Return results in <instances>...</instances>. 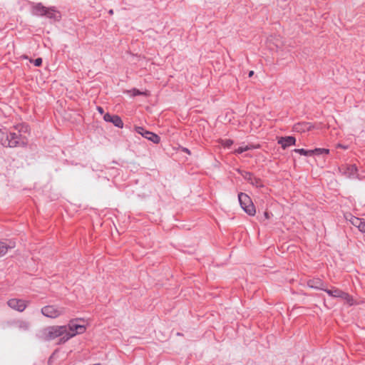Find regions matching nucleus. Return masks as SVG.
Wrapping results in <instances>:
<instances>
[{"mask_svg": "<svg viewBox=\"0 0 365 365\" xmlns=\"http://www.w3.org/2000/svg\"><path fill=\"white\" fill-rule=\"evenodd\" d=\"M83 321L82 319L76 318L71 319L67 325H64L66 328L65 336L61 339V343H66L70 339L78 334L86 332V327L84 324H78V322Z\"/></svg>", "mask_w": 365, "mask_h": 365, "instance_id": "obj_1", "label": "nucleus"}, {"mask_svg": "<svg viewBox=\"0 0 365 365\" xmlns=\"http://www.w3.org/2000/svg\"><path fill=\"white\" fill-rule=\"evenodd\" d=\"M66 333L65 326H51L44 329L42 331V339L46 341L53 340L59 338V343H61V339L64 338Z\"/></svg>", "mask_w": 365, "mask_h": 365, "instance_id": "obj_2", "label": "nucleus"}, {"mask_svg": "<svg viewBox=\"0 0 365 365\" xmlns=\"http://www.w3.org/2000/svg\"><path fill=\"white\" fill-rule=\"evenodd\" d=\"M66 308L58 304H48L41 309V313L46 318L55 319L65 314Z\"/></svg>", "mask_w": 365, "mask_h": 365, "instance_id": "obj_3", "label": "nucleus"}, {"mask_svg": "<svg viewBox=\"0 0 365 365\" xmlns=\"http://www.w3.org/2000/svg\"><path fill=\"white\" fill-rule=\"evenodd\" d=\"M239 202L241 207L250 215H255L256 213L255 207L251 198L245 193L240 192L238 195Z\"/></svg>", "mask_w": 365, "mask_h": 365, "instance_id": "obj_4", "label": "nucleus"}, {"mask_svg": "<svg viewBox=\"0 0 365 365\" xmlns=\"http://www.w3.org/2000/svg\"><path fill=\"white\" fill-rule=\"evenodd\" d=\"M6 304L11 309L22 312L26 309L29 302L22 299L11 298L7 301Z\"/></svg>", "mask_w": 365, "mask_h": 365, "instance_id": "obj_5", "label": "nucleus"}, {"mask_svg": "<svg viewBox=\"0 0 365 365\" xmlns=\"http://www.w3.org/2000/svg\"><path fill=\"white\" fill-rule=\"evenodd\" d=\"M135 130H136V132L140 134L143 137H144L146 139L152 141L154 143L158 144L160 141V137L158 135H156V134H155V133H153L152 132L145 130L142 127H136L135 128Z\"/></svg>", "mask_w": 365, "mask_h": 365, "instance_id": "obj_6", "label": "nucleus"}, {"mask_svg": "<svg viewBox=\"0 0 365 365\" xmlns=\"http://www.w3.org/2000/svg\"><path fill=\"white\" fill-rule=\"evenodd\" d=\"M267 46L270 50L278 51L282 49L283 43L281 39L278 37L270 36L268 38Z\"/></svg>", "mask_w": 365, "mask_h": 365, "instance_id": "obj_7", "label": "nucleus"}, {"mask_svg": "<svg viewBox=\"0 0 365 365\" xmlns=\"http://www.w3.org/2000/svg\"><path fill=\"white\" fill-rule=\"evenodd\" d=\"M104 120L106 122L112 123L115 126L122 128L123 127V123L121 118L117 115H110L106 113L103 116Z\"/></svg>", "mask_w": 365, "mask_h": 365, "instance_id": "obj_8", "label": "nucleus"}, {"mask_svg": "<svg viewBox=\"0 0 365 365\" xmlns=\"http://www.w3.org/2000/svg\"><path fill=\"white\" fill-rule=\"evenodd\" d=\"M346 219L356 227H357L359 231L363 233H365V220L363 219L349 215V218L346 217Z\"/></svg>", "mask_w": 365, "mask_h": 365, "instance_id": "obj_9", "label": "nucleus"}, {"mask_svg": "<svg viewBox=\"0 0 365 365\" xmlns=\"http://www.w3.org/2000/svg\"><path fill=\"white\" fill-rule=\"evenodd\" d=\"M296 139L294 137L288 136V137H281L278 140V143L282 145L283 149H286L287 147L295 145Z\"/></svg>", "mask_w": 365, "mask_h": 365, "instance_id": "obj_10", "label": "nucleus"}, {"mask_svg": "<svg viewBox=\"0 0 365 365\" xmlns=\"http://www.w3.org/2000/svg\"><path fill=\"white\" fill-rule=\"evenodd\" d=\"M242 175L244 178L249 181L252 185H255L256 187L262 186L261 180L258 178L253 177L251 173L245 172Z\"/></svg>", "mask_w": 365, "mask_h": 365, "instance_id": "obj_11", "label": "nucleus"}, {"mask_svg": "<svg viewBox=\"0 0 365 365\" xmlns=\"http://www.w3.org/2000/svg\"><path fill=\"white\" fill-rule=\"evenodd\" d=\"M18 137L15 133H11L7 136L6 140L3 143V145H7L9 147H15L18 144Z\"/></svg>", "mask_w": 365, "mask_h": 365, "instance_id": "obj_12", "label": "nucleus"}, {"mask_svg": "<svg viewBox=\"0 0 365 365\" xmlns=\"http://www.w3.org/2000/svg\"><path fill=\"white\" fill-rule=\"evenodd\" d=\"M307 285L311 288L324 290L323 282L319 279H314L307 282Z\"/></svg>", "mask_w": 365, "mask_h": 365, "instance_id": "obj_13", "label": "nucleus"}, {"mask_svg": "<svg viewBox=\"0 0 365 365\" xmlns=\"http://www.w3.org/2000/svg\"><path fill=\"white\" fill-rule=\"evenodd\" d=\"M47 7L43 6L41 4H37L33 6V12L37 16H45Z\"/></svg>", "mask_w": 365, "mask_h": 365, "instance_id": "obj_14", "label": "nucleus"}, {"mask_svg": "<svg viewBox=\"0 0 365 365\" xmlns=\"http://www.w3.org/2000/svg\"><path fill=\"white\" fill-rule=\"evenodd\" d=\"M324 291L329 295H330L331 297H335V298H341L342 295L344 292L342 290H341L338 288H336V287H333L332 289H325Z\"/></svg>", "mask_w": 365, "mask_h": 365, "instance_id": "obj_15", "label": "nucleus"}, {"mask_svg": "<svg viewBox=\"0 0 365 365\" xmlns=\"http://www.w3.org/2000/svg\"><path fill=\"white\" fill-rule=\"evenodd\" d=\"M357 168L354 165H347L343 168V173L348 177H352L356 174Z\"/></svg>", "mask_w": 365, "mask_h": 365, "instance_id": "obj_16", "label": "nucleus"}, {"mask_svg": "<svg viewBox=\"0 0 365 365\" xmlns=\"http://www.w3.org/2000/svg\"><path fill=\"white\" fill-rule=\"evenodd\" d=\"M16 328L21 331H24L29 329V323L24 319H19L16 322Z\"/></svg>", "mask_w": 365, "mask_h": 365, "instance_id": "obj_17", "label": "nucleus"}, {"mask_svg": "<svg viewBox=\"0 0 365 365\" xmlns=\"http://www.w3.org/2000/svg\"><path fill=\"white\" fill-rule=\"evenodd\" d=\"M295 130L300 132L309 131L312 128V125L309 123H298L294 127Z\"/></svg>", "mask_w": 365, "mask_h": 365, "instance_id": "obj_18", "label": "nucleus"}, {"mask_svg": "<svg viewBox=\"0 0 365 365\" xmlns=\"http://www.w3.org/2000/svg\"><path fill=\"white\" fill-rule=\"evenodd\" d=\"M45 16L50 19H58L60 18L59 12L54 10L53 8H47Z\"/></svg>", "mask_w": 365, "mask_h": 365, "instance_id": "obj_19", "label": "nucleus"}, {"mask_svg": "<svg viewBox=\"0 0 365 365\" xmlns=\"http://www.w3.org/2000/svg\"><path fill=\"white\" fill-rule=\"evenodd\" d=\"M14 247V244L7 245L6 242H0V257L4 255L9 249Z\"/></svg>", "mask_w": 365, "mask_h": 365, "instance_id": "obj_20", "label": "nucleus"}, {"mask_svg": "<svg viewBox=\"0 0 365 365\" xmlns=\"http://www.w3.org/2000/svg\"><path fill=\"white\" fill-rule=\"evenodd\" d=\"M258 148H259V145H246V146H244V147L238 148L235 150V153H243L245 151H247V150H251V149Z\"/></svg>", "mask_w": 365, "mask_h": 365, "instance_id": "obj_21", "label": "nucleus"}, {"mask_svg": "<svg viewBox=\"0 0 365 365\" xmlns=\"http://www.w3.org/2000/svg\"><path fill=\"white\" fill-rule=\"evenodd\" d=\"M341 299H342L349 305H352L354 303L352 297L346 292H344Z\"/></svg>", "mask_w": 365, "mask_h": 365, "instance_id": "obj_22", "label": "nucleus"}, {"mask_svg": "<svg viewBox=\"0 0 365 365\" xmlns=\"http://www.w3.org/2000/svg\"><path fill=\"white\" fill-rule=\"evenodd\" d=\"M294 152L303 155H312L314 154L313 150H307L303 148L295 149Z\"/></svg>", "mask_w": 365, "mask_h": 365, "instance_id": "obj_23", "label": "nucleus"}, {"mask_svg": "<svg viewBox=\"0 0 365 365\" xmlns=\"http://www.w3.org/2000/svg\"><path fill=\"white\" fill-rule=\"evenodd\" d=\"M314 154L322 155V154H329V150L326 148H316L313 150Z\"/></svg>", "mask_w": 365, "mask_h": 365, "instance_id": "obj_24", "label": "nucleus"}, {"mask_svg": "<svg viewBox=\"0 0 365 365\" xmlns=\"http://www.w3.org/2000/svg\"><path fill=\"white\" fill-rule=\"evenodd\" d=\"M220 143L222 146L229 148L233 144V141L230 139H226V140H222L220 141Z\"/></svg>", "mask_w": 365, "mask_h": 365, "instance_id": "obj_25", "label": "nucleus"}, {"mask_svg": "<svg viewBox=\"0 0 365 365\" xmlns=\"http://www.w3.org/2000/svg\"><path fill=\"white\" fill-rule=\"evenodd\" d=\"M130 92L131 93V96H135L137 95H147L146 92H140V91H138V89H135V88L133 89Z\"/></svg>", "mask_w": 365, "mask_h": 365, "instance_id": "obj_26", "label": "nucleus"}, {"mask_svg": "<svg viewBox=\"0 0 365 365\" xmlns=\"http://www.w3.org/2000/svg\"><path fill=\"white\" fill-rule=\"evenodd\" d=\"M34 63L36 66H40L42 63V59L41 58H38L34 61Z\"/></svg>", "mask_w": 365, "mask_h": 365, "instance_id": "obj_27", "label": "nucleus"}, {"mask_svg": "<svg viewBox=\"0 0 365 365\" xmlns=\"http://www.w3.org/2000/svg\"><path fill=\"white\" fill-rule=\"evenodd\" d=\"M336 148H343V149H347V148H348V147H347V146H346V145H341V144H337V145H336Z\"/></svg>", "mask_w": 365, "mask_h": 365, "instance_id": "obj_28", "label": "nucleus"}, {"mask_svg": "<svg viewBox=\"0 0 365 365\" xmlns=\"http://www.w3.org/2000/svg\"><path fill=\"white\" fill-rule=\"evenodd\" d=\"M98 110L100 113L103 114V109L101 108V107H98Z\"/></svg>", "mask_w": 365, "mask_h": 365, "instance_id": "obj_29", "label": "nucleus"}, {"mask_svg": "<svg viewBox=\"0 0 365 365\" xmlns=\"http://www.w3.org/2000/svg\"><path fill=\"white\" fill-rule=\"evenodd\" d=\"M264 217H265L266 219H269V218L270 217H269V213H268L267 212H264Z\"/></svg>", "mask_w": 365, "mask_h": 365, "instance_id": "obj_30", "label": "nucleus"}, {"mask_svg": "<svg viewBox=\"0 0 365 365\" xmlns=\"http://www.w3.org/2000/svg\"><path fill=\"white\" fill-rule=\"evenodd\" d=\"M253 74H254V71H251L249 73V76H250V77H251Z\"/></svg>", "mask_w": 365, "mask_h": 365, "instance_id": "obj_31", "label": "nucleus"}, {"mask_svg": "<svg viewBox=\"0 0 365 365\" xmlns=\"http://www.w3.org/2000/svg\"><path fill=\"white\" fill-rule=\"evenodd\" d=\"M183 150L186 152L187 153L190 154V151L187 148H184Z\"/></svg>", "mask_w": 365, "mask_h": 365, "instance_id": "obj_32", "label": "nucleus"}, {"mask_svg": "<svg viewBox=\"0 0 365 365\" xmlns=\"http://www.w3.org/2000/svg\"><path fill=\"white\" fill-rule=\"evenodd\" d=\"M108 13L110 15L113 14V9L109 10Z\"/></svg>", "mask_w": 365, "mask_h": 365, "instance_id": "obj_33", "label": "nucleus"}]
</instances>
